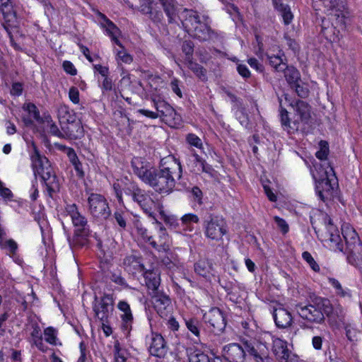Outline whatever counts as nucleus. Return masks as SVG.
I'll return each mask as SVG.
<instances>
[{
	"instance_id": "1a4fd4ad",
	"label": "nucleus",
	"mask_w": 362,
	"mask_h": 362,
	"mask_svg": "<svg viewBox=\"0 0 362 362\" xmlns=\"http://www.w3.org/2000/svg\"><path fill=\"white\" fill-rule=\"evenodd\" d=\"M88 210L90 214L99 221H106L110 217L111 210L105 197L97 193H91L88 197Z\"/></svg>"
},
{
	"instance_id": "69168bd1",
	"label": "nucleus",
	"mask_w": 362,
	"mask_h": 362,
	"mask_svg": "<svg viewBox=\"0 0 362 362\" xmlns=\"http://www.w3.org/2000/svg\"><path fill=\"white\" fill-rule=\"evenodd\" d=\"M147 15L154 23H161L163 19V13L160 11H153V8L151 12L148 13Z\"/></svg>"
},
{
	"instance_id": "dca6fc26",
	"label": "nucleus",
	"mask_w": 362,
	"mask_h": 362,
	"mask_svg": "<svg viewBox=\"0 0 362 362\" xmlns=\"http://www.w3.org/2000/svg\"><path fill=\"white\" fill-rule=\"evenodd\" d=\"M168 350L166 341L163 336L160 334L152 332L151 343L148 347L150 354L158 358H163L166 355Z\"/></svg>"
},
{
	"instance_id": "393cba45",
	"label": "nucleus",
	"mask_w": 362,
	"mask_h": 362,
	"mask_svg": "<svg viewBox=\"0 0 362 362\" xmlns=\"http://www.w3.org/2000/svg\"><path fill=\"white\" fill-rule=\"evenodd\" d=\"M122 264L124 269L129 274H136L145 270L144 265L141 263V258L134 255H127L123 259Z\"/></svg>"
},
{
	"instance_id": "a18cd8bd",
	"label": "nucleus",
	"mask_w": 362,
	"mask_h": 362,
	"mask_svg": "<svg viewBox=\"0 0 362 362\" xmlns=\"http://www.w3.org/2000/svg\"><path fill=\"white\" fill-rule=\"evenodd\" d=\"M319 144L320 149L316 152L315 156L318 159L325 160L329 154L328 143L325 141H320Z\"/></svg>"
},
{
	"instance_id": "c9c22d12",
	"label": "nucleus",
	"mask_w": 362,
	"mask_h": 362,
	"mask_svg": "<svg viewBox=\"0 0 362 362\" xmlns=\"http://www.w3.org/2000/svg\"><path fill=\"white\" fill-rule=\"evenodd\" d=\"M313 6L316 11L330 12L339 6L338 0H312Z\"/></svg>"
},
{
	"instance_id": "a878e982",
	"label": "nucleus",
	"mask_w": 362,
	"mask_h": 362,
	"mask_svg": "<svg viewBox=\"0 0 362 362\" xmlns=\"http://www.w3.org/2000/svg\"><path fill=\"white\" fill-rule=\"evenodd\" d=\"M38 318L32 313H27L26 332H30L31 340L33 342L42 339L41 330L38 325Z\"/></svg>"
},
{
	"instance_id": "0e129e2a",
	"label": "nucleus",
	"mask_w": 362,
	"mask_h": 362,
	"mask_svg": "<svg viewBox=\"0 0 362 362\" xmlns=\"http://www.w3.org/2000/svg\"><path fill=\"white\" fill-rule=\"evenodd\" d=\"M113 88V82L112 80L108 76L105 77L101 85V89L103 94H105L107 91H110Z\"/></svg>"
},
{
	"instance_id": "4d7b16f0",
	"label": "nucleus",
	"mask_w": 362,
	"mask_h": 362,
	"mask_svg": "<svg viewBox=\"0 0 362 362\" xmlns=\"http://www.w3.org/2000/svg\"><path fill=\"white\" fill-rule=\"evenodd\" d=\"M54 145L59 151H61L66 154L67 157L69 158V160L73 156H75V155L76 154L74 149L71 147H68L66 146L65 145H62L60 144H55Z\"/></svg>"
},
{
	"instance_id": "37998d69",
	"label": "nucleus",
	"mask_w": 362,
	"mask_h": 362,
	"mask_svg": "<svg viewBox=\"0 0 362 362\" xmlns=\"http://www.w3.org/2000/svg\"><path fill=\"white\" fill-rule=\"evenodd\" d=\"M275 7L281 12L284 23L286 25H288L293 17L289 6L284 4H281Z\"/></svg>"
},
{
	"instance_id": "4be33fe9",
	"label": "nucleus",
	"mask_w": 362,
	"mask_h": 362,
	"mask_svg": "<svg viewBox=\"0 0 362 362\" xmlns=\"http://www.w3.org/2000/svg\"><path fill=\"white\" fill-rule=\"evenodd\" d=\"M117 308L123 313L121 315L122 329L125 331L127 336L131 329L133 322V315L129 305L124 300H120L117 304Z\"/></svg>"
},
{
	"instance_id": "7c9ffc66",
	"label": "nucleus",
	"mask_w": 362,
	"mask_h": 362,
	"mask_svg": "<svg viewBox=\"0 0 362 362\" xmlns=\"http://www.w3.org/2000/svg\"><path fill=\"white\" fill-rule=\"evenodd\" d=\"M272 351L279 361H280L284 356H287V354L290 353L287 348L286 342L279 338H275L273 339Z\"/></svg>"
},
{
	"instance_id": "052dcab7",
	"label": "nucleus",
	"mask_w": 362,
	"mask_h": 362,
	"mask_svg": "<svg viewBox=\"0 0 362 362\" xmlns=\"http://www.w3.org/2000/svg\"><path fill=\"white\" fill-rule=\"evenodd\" d=\"M182 223L187 225L191 223H197L199 221V217L193 214H187L181 218Z\"/></svg>"
},
{
	"instance_id": "2eb2a0df",
	"label": "nucleus",
	"mask_w": 362,
	"mask_h": 362,
	"mask_svg": "<svg viewBox=\"0 0 362 362\" xmlns=\"http://www.w3.org/2000/svg\"><path fill=\"white\" fill-rule=\"evenodd\" d=\"M325 224L327 230V240L330 243V247L335 251L344 252V245L339 235V232L328 216H326L325 218Z\"/></svg>"
},
{
	"instance_id": "7ed1b4c3",
	"label": "nucleus",
	"mask_w": 362,
	"mask_h": 362,
	"mask_svg": "<svg viewBox=\"0 0 362 362\" xmlns=\"http://www.w3.org/2000/svg\"><path fill=\"white\" fill-rule=\"evenodd\" d=\"M182 18V26L192 37L200 42H209L217 38V34L210 26L208 16H200L197 11L185 8Z\"/></svg>"
},
{
	"instance_id": "f8f14e48",
	"label": "nucleus",
	"mask_w": 362,
	"mask_h": 362,
	"mask_svg": "<svg viewBox=\"0 0 362 362\" xmlns=\"http://www.w3.org/2000/svg\"><path fill=\"white\" fill-rule=\"evenodd\" d=\"M95 317L101 322H108V318L113 310V298L110 294H105L99 301L95 296L93 305Z\"/></svg>"
},
{
	"instance_id": "0eeeda50",
	"label": "nucleus",
	"mask_w": 362,
	"mask_h": 362,
	"mask_svg": "<svg viewBox=\"0 0 362 362\" xmlns=\"http://www.w3.org/2000/svg\"><path fill=\"white\" fill-rule=\"evenodd\" d=\"M125 189V194L130 196L145 214L149 217L155 218L153 209L156 202L151 196L153 192L141 189L136 182L134 184H128Z\"/></svg>"
},
{
	"instance_id": "e433bc0d",
	"label": "nucleus",
	"mask_w": 362,
	"mask_h": 362,
	"mask_svg": "<svg viewBox=\"0 0 362 362\" xmlns=\"http://www.w3.org/2000/svg\"><path fill=\"white\" fill-rule=\"evenodd\" d=\"M283 72H284L285 78L290 86L295 85L296 83L301 82L300 72L295 67L286 65V69Z\"/></svg>"
},
{
	"instance_id": "58836bf2",
	"label": "nucleus",
	"mask_w": 362,
	"mask_h": 362,
	"mask_svg": "<svg viewBox=\"0 0 362 362\" xmlns=\"http://www.w3.org/2000/svg\"><path fill=\"white\" fill-rule=\"evenodd\" d=\"M188 67L202 81L207 80L206 70L202 66L192 60H189Z\"/></svg>"
},
{
	"instance_id": "bf43d9fd",
	"label": "nucleus",
	"mask_w": 362,
	"mask_h": 362,
	"mask_svg": "<svg viewBox=\"0 0 362 362\" xmlns=\"http://www.w3.org/2000/svg\"><path fill=\"white\" fill-rule=\"evenodd\" d=\"M274 221L277 224L278 228L281 230V232L285 234L288 233L289 227L286 221L279 216L274 217Z\"/></svg>"
},
{
	"instance_id": "b1692460",
	"label": "nucleus",
	"mask_w": 362,
	"mask_h": 362,
	"mask_svg": "<svg viewBox=\"0 0 362 362\" xmlns=\"http://www.w3.org/2000/svg\"><path fill=\"white\" fill-rule=\"evenodd\" d=\"M42 118L37 107L33 103H24V125L33 124L34 122L42 123Z\"/></svg>"
},
{
	"instance_id": "aec40b11",
	"label": "nucleus",
	"mask_w": 362,
	"mask_h": 362,
	"mask_svg": "<svg viewBox=\"0 0 362 362\" xmlns=\"http://www.w3.org/2000/svg\"><path fill=\"white\" fill-rule=\"evenodd\" d=\"M295 111L296 115L298 116V122L303 126L310 125L311 123V107L309 104L303 100H298L295 104ZM301 129H305L302 127Z\"/></svg>"
},
{
	"instance_id": "39448f33",
	"label": "nucleus",
	"mask_w": 362,
	"mask_h": 362,
	"mask_svg": "<svg viewBox=\"0 0 362 362\" xmlns=\"http://www.w3.org/2000/svg\"><path fill=\"white\" fill-rule=\"evenodd\" d=\"M65 211L71 218L75 227L74 233L71 238L68 236V241L71 248H81L88 243L90 230L87 218L78 210L75 204H67Z\"/></svg>"
},
{
	"instance_id": "79ce46f5",
	"label": "nucleus",
	"mask_w": 362,
	"mask_h": 362,
	"mask_svg": "<svg viewBox=\"0 0 362 362\" xmlns=\"http://www.w3.org/2000/svg\"><path fill=\"white\" fill-rule=\"evenodd\" d=\"M189 362H212L213 358H210L206 354L196 350L189 355Z\"/></svg>"
},
{
	"instance_id": "774afa93",
	"label": "nucleus",
	"mask_w": 362,
	"mask_h": 362,
	"mask_svg": "<svg viewBox=\"0 0 362 362\" xmlns=\"http://www.w3.org/2000/svg\"><path fill=\"white\" fill-rule=\"evenodd\" d=\"M63 68L67 74L71 76H75L77 74V71L74 64L69 61H64L63 62Z\"/></svg>"
},
{
	"instance_id": "cd10ccee",
	"label": "nucleus",
	"mask_w": 362,
	"mask_h": 362,
	"mask_svg": "<svg viewBox=\"0 0 362 362\" xmlns=\"http://www.w3.org/2000/svg\"><path fill=\"white\" fill-rule=\"evenodd\" d=\"M153 293V295L152 298L153 300L154 308L157 310V313L160 315H162L164 310L170 305V299L168 296L165 295L163 293H160L158 291Z\"/></svg>"
},
{
	"instance_id": "4c0bfd02",
	"label": "nucleus",
	"mask_w": 362,
	"mask_h": 362,
	"mask_svg": "<svg viewBox=\"0 0 362 362\" xmlns=\"http://www.w3.org/2000/svg\"><path fill=\"white\" fill-rule=\"evenodd\" d=\"M162 120L173 128H177L182 124L181 116L175 112L173 107L170 108L169 113H167Z\"/></svg>"
},
{
	"instance_id": "a19ab883",
	"label": "nucleus",
	"mask_w": 362,
	"mask_h": 362,
	"mask_svg": "<svg viewBox=\"0 0 362 362\" xmlns=\"http://www.w3.org/2000/svg\"><path fill=\"white\" fill-rule=\"evenodd\" d=\"M269 65L276 72H282L286 69V64L283 62L282 59L276 55H273L268 57Z\"/></svg>"
},
{
	"instance_id": "c85d7f7f",
	"label": "nucleus",
	"mask_w": 362,
	"mask_h": 362,
	"mask_svg": "<svg viewBox=\"0 0 362 362\" xmlns=\"http://www.w3.org/2000/svg\"><path fill=\"white\" fill-rule=\"evenodd\" d=\"M194 271L199 276L208 279L212 275V263L207 259H199L194 264Z\"/></svg>"
},
{
	"instance_id": "4468645a",
	"label": "nucleus",
	"mask_w": 362,
	"mask_h": 362,
	"mask_svg": "<svg viewBox=\"0 0 362 362\" xmlns=\"http://www.w3.org/2000/svg\"><path fill=\"white\" fill-rule=\"evenodd\" d=\"M333 26L337 28L338 33L345 31L347 25L351 23L349 12L344 6H338L328 13Z\"/></svg>"
},
{
	"instance_id": "412c9836",
	"label": "nucleus",
	"mask_w": 362,
	"mask_h": 362,
	"mask_svg": "<svg viewBox=\"0 0 362 362\" xmlns=\"http://www.w3.org/2000/svg\"><path fill=\"white\" fill-rule=\"evenodd\" d=\"M273 317L276 327L281 329L289 327L293 323V317L288 310L279 306L273 311Z\"/></svg>"
},
{
	"instance_id": "473e14b6",
	"label": "nucleus",
	"mask_w": 362,
	"mask_h": 362,
	"mask_svg": "<svg viewBox=\"0 0 362 362\" xmlns=\"http://www.w3.org/2000/svg\"><path fill=\"white\" fill-rule=\"evenodd\" d=\"M57 117L60 125L64 124L68 122H72L76 118L73 110H71L67 105H60L57 109Z\"/></svg>"
},
{
	"instance_id": "5fc2aeb1",
	"label": "nucleus",
	"mask_w": 362,
	"mask_h": 362,
	"mask_svg": "<svg viewBox=\"0 0 362 362\" xmlns=\"http://www.w3.org/2000/svg\"><path fill=\"white\" fill-rule=\"evenodd\" d=\"M48 132L49 134H51L53 136L63 138V131L60 130L57 124L53 122V121L51 119L50 122H48Z\"/></svg>"
},
{
	"instance_id": "13d9d810",
	"label": "nucleus",
	"mask_w": 362,
	"mask_h": 362,
	"mask_svg": "<svg viewBox=\"0 0 362 362\" xmlns=\"http://www.w3.org/2000/svg\"><path fill=\"white\" fill-rule=\"evenodd\" d=\"M187 141L192 146H194L197 148L202 147V142L201 139L194 134H189L187 136Z\"/></svg>"
},
{
	"instance_id": "680f3d73",
	"label": "nucleus",
	"mask_w": 362,
	"mask_h": 362,
	"mask_svg": "<svg viewBox=\"0 0 362 362\" xmlns=\"http://www.w3.org/2000/svg\"><path fill=\"white\" fill-rule=\"evenodd\" d=\"M4 247L6 249L11 255H13L18 249L17 243L12 239L6 240L4 244Z\"/></svg>"
},
{
	"instance_id": "423d86ee",
	"label": "nucleus",
	"mask_w": 362,
	"mask_h": 362,
	"mask_svg": "<svg viewBox=\"0 0 362 362\" xmlns=\"http://www.w3.org/2000/svg\"><path fill=\"white\" fill-rule=\"evenodd\" d=\"M341 233L346 243L347 261L356 267H362V243L356 230L349 224L341 227Z\"/></svg>"
},
{
	"instance_id": "f257e3e1",
	"label": "nucleus",
	"mask_w": 362,
	"mask_h": 362,
	"mask_svg": "<svg viewBox=\"0 0 362 362\" xmlns=\"http://www.w3.org/2000/svg\"><path fill=\"white\" fill-rule=\"evenodd\" d=\"M165 159L167 161L165 163H171L170 166L160 168L151 167L140 157L132 159V166L134 174L155 192L169 194L175 187V177L178 180L181 178L182 170L180 161L174 156H168Z\"/></svg>"
},
{
	"instance_id": "864d4df0",
	"label": "nucleus",
	"mask_w": 362,
	"mask_h": 362,
	"mask_svg": "<svg viewBox=\"0 0 362 362\" xmlns=\"http://www.w3.org/2000/svg\"><path fill=\"white\" fill-rule=\"evenodd\" d=\"M45 340L47 342L51 344H56V333L55 330L52 327H47L45 329Z\"/></svg>"
},
{
	"instance_id": "5701e85b",
	"label": "nucleus",
	"mask_w": 362,
	"mask_h": 362,
	"mask_svg": "<svg viewBox=\"0 0 362 362\" xmlns=\"http://www.w3.org/2000/svg\"><path fill=\"white\" fill-rule=\"evenodd\" d=\"M98 16L103 21V22H100L101 27L105 29L107 35L116 45L123 48L122 45L117 38L121 33L119 28L112 21L107 18L105 14L98 12Z\"/></svg>"
},
{
	"instance_id": "49530a36",
	"label": "nucleus",
	"mask_w": 362,
	"mask_h": 362,
	"mask_svg": "<svg viewBox=\"0 0 362 362\" xmlns=\"http://www.w3.org/2000/svg\"><path fill=\"white\" fill-rule=\"evenodd\" d=\"M69 161L74 165L77 176L80 178H83L85 176V173L83 170V165L80 162L77 155L76 154L75 156L70 158Z\"/></svg>"
},
{
	"instance_id": "9b49d317",
	"label": "nucleus",
	"mask_w": 362,
	"mask_h": 362,
	"mask_svg": "<svg viewBox=\"0 0 362 362\" xmlns=\"http://www.w3.org/2000/svg\"><path fill=\"white\" fill-rule=\"evenodd\" d=\"M160 225L158 235L156 238L147 235V230L144 229L141 232L143 238L148 242L154 249L158 252L168 253L170 250V238L165 228Z\"/></svg>"
},
{
	"instance_id": "bb28decb",
	"label": "nucleus",
	"mask_w": 362,
	"mask_h": 362,
	"mask_svg": "<svg viewBox=\"0 0 362 362\" xmlns=\"http://www.w3.org/2000/svg\"><path fill=\"white\" fill-rule=\"evenodd\" d=\"M279 101L281 108L280 116L281 125L284 129L286 130L288 134H294L300 129V122L298 120H295L291 123L288 117V111L285 108L282 107L281 99L279 98Z\"/></svg>"
},
{
	"instance_id": "603ef678",
	"label": "nucleus",
	"mask_w": 362,
	"mask_h": 362,
	"mask_svg": "<svg viewBox=\"0 0 362 362\" xmlns=\"http://www.w3.org/2000/svg\"><path fill=\"white\" fill-rule=\"evenodd\" d=\"M194 47V45L192 40H185L182 45V50L189 59L192 56Z\"/></svg>"
},
{
	"instance_id": "6ab92c4d",
	"label": "nucleus",
	"mask_w": 362,
	"mask_h": 362,
	"mask_svg": "<svg viewBox=\"0 0 362 362\" xmlns=\"http://www.w3.org/2000/svg\"><path fill=\"white\" fill-rule=\"evenodd\" d=\"M245 352L252 356L257 362H263L264 358H267L268 349L265 344L260 342H248L243 344Z\"/></svg>"
},
{
	"instance_id": "3c124183",
	"label": "nucleus",
	"mask_w": 362,
	"mask_h": 362,
	"mask_svg": "<svg viewBox=\"0 0 362 362\" xmlns=\"http://www.w3.org/2000/svg\"><path fill=\"white\" fill-rule=\"evenodd\" d=\"M153 3V0H141L138 9L143 14L147 15L148 13L151 12Z\"/></svg>"
},
{
	"instance_id": "a211bd4d",
	"label": "nucleus",
	"mask_w": 362,
	"mask_h": 362,
	"mask_svg": "<svg viewBox=\"0 0 362 362\" xmlns=\"http://www.w3.org/2000/svg\"><path fill=\"white\" fill-rule=\"evenodd\" d=\"M63 131V139H77L83 136V128L81 122L76 118L61 126Z\"/></svg>"
},
{
	"instance_id": "8fccbe9b",
	"label": "nucleus",
	"mask_w": 362,
	"mask_h": 362,
	"mask_svg": "<svg viewBox=\"0 0 362 362\" xmlns=\"http://www.w3.org/2000/svg\"><path fill=\"white\" fill-rule=\"evenodd\" d=\"M301 82L296 83L295 85L291 86V88H294L297 95L301 98H305L309 95V90L306 86H304Z\"/></svg>"
},
{
	"instance_id": "de8ad7c7",
	"label": "nucleus",
	"mask_w": 362,
	"mask_h": 362,
	"mask_svg": "<svg viewBox=\"0 0 362 362\" xmlns=\"http://www.w3.org/2000/svg\"><path fill=\"white\" fill-rule=\"evenodd\" d=\"M187 329L194 334L197 337H200V332L199 328V322L197 320L191 318L185 321Z\"/></svg>"
},
{
	"instance_id": "f704fd0d",
	"label": "nucleus",
	"mask_w": 362,
	"mask_h": 362,
	"mask_svg": "<svg viewBox=\"0 0 362 362\" xmlns=\"http://www.w3.org/2000/svg\"><path fill=\"white\" fill-rule=\"evenodd\" d=\"M329 21L322 20L320 32L327 40L335 41L339 38L340 33H338L337 28L332 25L329 27Z\"/></svg>"
},
{
	"instance_id": "09e8293b",
	"label": "nucleus",
	"mask_w": 362,
	"mask_h": 362,
	"mask_svg": "<svg viewBox=\"0 0 362 362\" xmlns=\"http://www.w3.org/2000/svg\"><path fill=\"white\" fill-rule=\"evenodd\" d=\"M303 259L309 264V266L311 267V269L317 272L320 271V267L317 264V263L315 262L311 254L308 252L305 251L302 254Z\"/></svg>"
},
{
	"instance_id": "c03bdc74",
	"label": "nucleus",
	"mask_w": 362,
	"mask_h": 362,
	"mask_svg": "<svg viewBox=\"0 0 362 362\" xmlns=\"http://www.w3.org/2000/svg\"><path fill=\"white\" fill-rule=\"evenodd\" d=\"M6 21L13 23L16 20V12L12 4L0 8Z\"/></svg>"
},
{
	"instance_id": "6e6552de",
	"label": "nucleus",
	"mask_w": 362,
	"mask_h": 362,
	"mask_svg": "<svg viewBox=\"0 0 362 362\" xmlns=\"http://www.w3.org/2000/svg\"><path fill=\"white\" fill-rule=\"evenodd\" d=\"M324 174L318 179L314 175L316 180L315 189L320 199L324 202L331 200L334 197L337 180L331 166H328Z\"/></svg>"
},
{
	"instance_id": "6e6d98bb",
	"label": "nucleus",
	"mask_w": 362,
	"mask_h": 362,
	"mask_svg": "<svg viewBox=\"0 0 362 362\" xmlns=\"http://www.w3.org/2000/svg\"><path fill=\"white\" fill-rule=\"evenodd\" d=\"M114 352L115 362H126L127 358L122 352L120 345L118 341H117L114 345Z\"/></svg>"
},
{
	"instance_id": "338daca9",
	"label": "nucleus",
	"mask_w": 362,
	"mask_h": 362,
	"mask_svg": "<svg viewBox=\"0 0 362 362\" xmlns=\"http://www.w3.org/2000/svg\"><path fill=\"white\" fill-rule=\"evenodd\" d=\"M192 194L193 196V198L195 202H197L199 205H202L203 204L202 202V197L203 193L202 190L198 187H194L192 189Z\"/></svg>"
},
{
	"instance_id": "e2e57ef3",
	"label": "nucleus",
	"mask_w": 362,
	"mask_h": 362,
	"mask_svg": "<svg viewBox=\"0 0 362 362\" xmlns=\"http://www.w3.org/2000/svg\"><path fill=\"white\" fill-rule=\"evenodd\" d=\"M69 97L71 101L74 104H78L79 103V91L76 87L72 86L70 88L69 91Z\"/></svg>"
},
{
	"instance_id": "ea45409f",
	"label": "nucleus",
	"mask_w": 362,
	"mask_h": 362,
	"mask_svg": "<svg viewBox=\"0 0 362 362\" xmlns=\"http://www.w3.org/2000/svg\"><path fill=\"white\" fill-rule=\"evenodd\" d=\"M154 106L156 107V112L158 114V117L161 118L163 119L165 116H166L167 113H169L170 111V108L172 107L168 103H167L164 100H153Z\"/></svg>"
},
{
	"instance_id": "2f4dec72",
	"label": "nucleus",
	"mask_w": 362,
	"mask_h": 362,
	"mask_svg": "<svg viewBox=\"0 0 362 362\" xmlns=\"http://www.w3.org/2000/svg\"><path fill=\"white\" fill-rule=\"evenodd\" d=\"M164 12L168 18V23H173L177 15V3L175 0H159Z\"/></svg>"
},
{
	"instance_id": "72a5a7b5",
	"label": "nucleus",
	"mask_w": 362,
	"mask_h": 362,
	"mask_svg": "<svg viewBox=\"0 0 362 362\" xmlns=\"http://www.w3.org/2000/svg\"><path fill=\"white\" fill-rule=\"evenodd\" d=\"M134 183V181L129 180L127 177L114 182L112 188L119 204L123 202L122 192L125 193V188L127 187V185Z\"/></svg>"
},
{
	"instance_id": "c756f323",
	"label": "nucleus",
	"mask_w": 362,
	"mask_h": 362,
	"mask_svg": "<svg viewBox=\"0 0 362 362\" xmlns=\"http://www.w3.org/2000/svg\"><path fill=\"white\" fill-rule=\"evenodd\" d=\"M144 272V276L148 288L152 290L153 292L158 291V289L160 283V274L153 270H146Z\"/></svg>"
},
{
	"instance_id": "f03ea898",
	"label": "nucleus",
	"mask_w": 362,
	"mask_h": 362,
	"mask_svg": "<svg viewBox=\"0 0 362 362\" xmlns=\"http://www.w3.org/2000/svg\"><path fill=\"white\" fill-rule=\"evenodd\" d=\"M28 152L35 176L39 175L42 178L50 194L58 190L59 183L49 160L40 153V151L33 142L30 146H28ZM36 185L37 179L35 177L32 181L30 187L31 193L30 197L32 201H35L38 197V189Z\"/></svg>"
},
{
	"instance_id": "20e7f679",
	"label": "nucleus",
	"mask_w": 362,
	"mask_h": 362,
	"mask_svg": "<svg viewBox=\"0 0 362 362\" xmlns=\"http://www.w3.org/2000/svg\"><path fill=\"white\" fill-rule=\"evenodd\" d=\"M296 309L302 319L312 324L322 325L325 322V316L332 318L334 314L330 301L320 297L315 298L311 303L305 305L297 304Z\"/></svg>"
},
{
	"instance_id": "f3484780",
	"label": "nucleus",
	"mask_w": 362,
	"mask_h": 362,
	"mask_svg": "<svg viewBox=\"0 0 362 362\" xmlns=\"http://www.w3.org/2000/svg\"><path fill=\"white\" fill-rule=\"evenodd\" d=\"M223 356L228 362H244L246 356L243 346L236 343L230 344L223 348Z\"/></svg>"
},
{
	"instance_id": "ddd939ff",
	"label": "nucleus",
	"mask_w": 362,
	"mask_h": 362,
	"mask_svg": "<svg viewBox=\"0 0 362 362\" xmlns=\"http://www.w3.org/2000/svg\"><path fill=\"white\" fill-rule=\"evenodd\" d=\"M205 235L212 240H218L226 233L225 221L218 216H209V219L204 222Z\"/></svg>"
},
{
	"instance_id": "9d476101",
	"label": "nucleus",
	"mask_w": 362,
	"mask_h": 362,
	"mask_svg": "<svg viewBox=\"0 0 362 362\" xmlns=\"http://www.w3.org/2000/svg\"><path fill=\"white\" fill-rule=\"evenodd\" d=\"M203 320L205 323L209 325L211 331L215 335L222 334L226 327V315L218 308L214 307L203 315Z\"/></svg>"
}]
</instances>
